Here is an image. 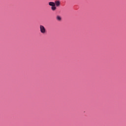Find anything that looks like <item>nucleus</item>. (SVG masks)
<instances>
[{"label": "nucleus", "mask_w": 126, "mask_h": 126, "mask_svg": "<svg viewBox=\"0 0 126 126\" xmlns=\"http://www.w3.org/2000/svg\"><path fill=\"white\" fill-rule=\"evenodd\" d=\"M40 28V31L42 34H45L46 33V29L45 28V27L43 25H40L39 26Z\"/></svg>", "instance_id": "f257e3e1"}, {"label": "nucleus", "mask_w": 126, "mask_h": 126, "mask_svg": "<svg viewBox=\"0 0 126 126\" xmlns=\"http://www.w3.org/2000/svg\"><path fill=\"white\" fill-rule=\"evenodd\" d=\"M55 5L57 7H59L61 5V1L60 0H56L54 2Z\"/></svg>", "instance_id": "f03ea898"}, {"label": "nucleus", "mask_w": 126, "mask_h": 126, "mask_svg": "<svg viewBox=\"0 0 126 126\" xmlns=\"http://www.w3.org/2000/svg\"><path fill=\"white\" fill-rule=\"evenodd\" d=\"M48 4L50 6H54V5H56V4L54 2H49Z\"/></svg>", "instance_id": "7ed1b4c3"}, {"label": "nucleus", "mask_w": 126, "mask_h": 126, "mask_svg": "<svg viewBox=\"0 0 126 126\" xmlns=\"http://www.w3.org/2000/svg\"><path fill=\"white\" fill-rule=\"evenodd\" d=\"M51 9L53 11H55V10H56V9H57V7H56V5L51 6Z\"/></svg>", "instance_id": "20e7f679"}, {"label": "nucleus", "mask_w": 126, "mask_h": 126, "mask_svg": "<svg viewBox=\"0 0 126 126\" xmlns=\"http://www.w3.org/2000/svg\"><path fill=\"white\" fill-rule=\"evenodd\" d=\"M56 19L57 20H58V21H61L62 20V18L60 16H57L56 17Z\"/></svg>", "instance_id": "39448f33"}]
</instances>
